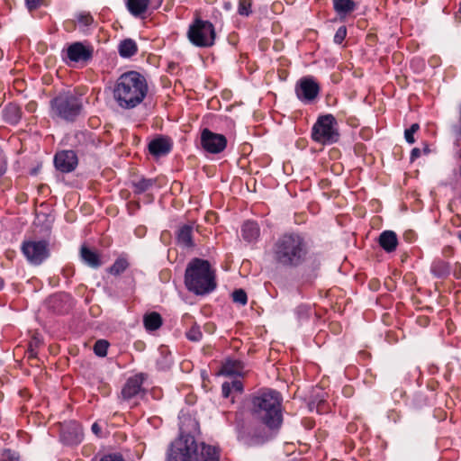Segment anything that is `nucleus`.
I'll return each mask as SVG.
<instances>
[{
	"label": "nucleus",
	"instance_id": "f257e3e1",
	"mask_svg": "<svg viewBox=\"0 0 461 461\" xmlns=\"http://www.w3.org/2000/svg\"><path fill=\"white\" fill-rule=\"evenodd\" d=\"M180 436L169 446L166 461H219L217 447L205 443L198 444L194 436L185 433L180 427Z\"/></svg>",
	"mask_w": 461,
	"mask_h": 461
},
{
	"label": "nucleus",
	"instance_id": "f03ea898",
	"mask_svg": "<svg viewBox=\"0 0 461 461\" xmlns=\"http://www.w3.org/2000/svg\"><path fill=\"white\" fill-rule=\"evenodd\" d=\"M148 93L145 77L136 71H128L116 80L113 97L119 107L129 110L142 103Z\"/></svg>",
	"mask_w": 461,
	"mask_h": 461
},
{
	"label": "nucleus",
	"instance_id": "7ed1b4c3",
	"mask_svg": "<svg viewBox=\"0 0 461 461\" xmlns=\"http://www.w3.org/2000/svg\"><path fill=\"white\" fill-rule=\"evenodd\" d=\"M308 254V243L299 233H285L273 246V258L284 267L301 266L306 261Z\"/></svg>",
	"mask_w": 461,
	"mask_h": 461
},
{
	"label": "nucleus",
	"instance_id": "20e7f679",
	"mask_svg": "<svg viewBox=\"0 0 461 461\" xmlns=\"http://www.w3.org/2000/svg\"><path fill=\"white\" fill-rule=\"evenodd\" d=\"M252 411L256 419L268 428H278L282 423L281 397L274 390H267L252 400Z\"/></svg>",
	"mask_w": 461,
	"mask_h": 461
},
{
	"label": "nucleus",
	"instance_id": "39448f33",
	"mask_svg": "<svg viewBox=\"0 0 461 461\" xmlns=\"http://www.w3.org/2000/svg\"><path fill=\"white\" fill-rule=\"evenodd\" d=\"M185 284L189 291L196 294L212 292L216 284L208 261L199 258L193 259L185 269Z\"/></svg>",
	"mask_w": 461,
	"mask_h": 461
},
{
	"label": "nucleus",
	"instance_id": "423d86ee",
	"mask_svg": "<svg viewBox=\"0 0 461 461\" xmlns=\"http://www.w3.org/2000/svg\"><path fill=\"white\" fill-rule=\"evenodd\" d=\"M81 99L71 92L60 93L51 100L52 113L63 120L72 122L82 111Z\"/></svg>",
	"mask_w": 461,
	"mask_h": 461
},
{
	"label": "nucleus",
	"instance_id": "0eeeda50",
	"mask_svg": "<svg viewBox=\"0 0 461 461\" xmlns=\"http://www.w3.org/2000/svg\"><path fill=\"white\" fill-rule=\"evenodd\" d=\"M336 125L337 121L333 115L320 116L312 127V137L313 140L322 144L336 142L339 140Z\"/></svg>",
	"mask_w": 461,
	"mask_h": 461
},
{
	"label": "nucleus",
	"instance_id": "6e6552de",
	"mask_svg": "<svg viewBox=\"0 0 461 461\" xmlns=\"http://www.w3.org/2000/svg\"><path fill=\"white\" fill-rule=\"evenodd\" d=\"M187 36L189 41L197 47H210L214 42L215 32L210 22L196 19L190 25Z\"/></svg>",
	"mask_w": 461,
	"mask_h": 461
},
{
	"label": "nucleus",
	"instance_id": "1a4fd4ad",
	"mask_svg": "<svg viewBox=\"0 0 461 461\" xmlns=\"http://www.w3.org/2000/svg\"><path fill=\"white\" fill-rule=\"evenodd\" d=\"M22 251L33 265H40L49 256L48 243L44 240L25 241L23 243Z\"/></svg>",
	"mask_w": 461,
	"mask_h": 461
},
{
	"label": "nucleus",
	"instance_id": "9d476101",
	"mask_svg": "<svg viewBox=\"0 0 461 461\" xmlns=\"http://www.w3.org/2000/svg\"><path fill=\"white\" fill-rule=\"evenodd\" d=\"M320 86L312 77H303L295 85V95L303 103H311L320 93Z\"/></svg>",
	"mask_w": 461,
	"mask_h": 461
},
{
	"label": "nucleus",
	"instance_id": "9b49d317",
	"mask_svg": "<svg viewBox=\"0 0 461 461\" xmlns=\"http://www.w3.org/2000/svg\"><path fill=\"white\" fill-rule=\"evenodd\" d=\"M201 145L207 152L217 154L226 148L227 140L222 134L204 129L201 133Z\"/></svg>",
	"mask_w": 461,
	"mask_h": 461
},
{
	"label": "nucleus",
	"instance_id": "f8f14e48",
	"mask_svg": "<svg viewBox=\"0 0 461 461\" xmlns=\"http://www.w3.org/2000/svg\"><path fill=\"white\" fill-rule=\"evenodd\" d=\"M54 164L58 170L69 173L76 168L77 157L73 150H63L55 155Z\"/></svg>",
	"mask_w": 461,
	"mask_h": 461
},
{
	"label": "nucleus",
	"instance_id": "ddd939ff",
	"mask_svg": "<svg viewBox=\"0 0 461 461\" xmlns=\"http://www.w3.org/2000/svg\"><path fill=\"white\" fill-rule=\"evenodd\" d=\"M93 50L82 42H74L67 49V57L74 62H86L92 58Z\"/></svg>",
	"mask_w": 461,
	"mask_h": 461
},
{
	"label": "nucleus",
	"instance_id": "4468645a",
	"mask_svg": "<svg viewBox=\"0 0 461 461\" xmlns=\"http://www.w3.org/2000/svg\"><path fill=\"white\" fill-rule=\"evenodd\" d=\"M143 379L142 374L130 377L122 390L123 399L130 400L136 396L141 391Z\"/></svg>",
	"mask_w": 461,
	"mask_h": 461
},
{
	"label": "nucleus",
	"instance_id": "2eb2a0df",
	"mask_svg": "<svg viewBox=\"0 0 461 461\" xmlns=\"http://www.w3.org/2000/svg\"><path fill=\"white\" fill-rule=\"evenodd\" d=\"M171 149V143L167 138H157L149 144L150 154L155 157H162L167 155Z\"/></svg>",
	"mask_w": 461,
	"mask_h": 461
},
{
	"label": "nucleus",
	"instance_id": "dca6fc26",
	"mask_svg": "<svg viewBox=\"0 0 461 461\" xmlns=\"http://www.w3.org/2000/svg\"><path fill=\"white\" fill-rule=\"evenodd\" d=\"M379 244L387 252L394 251L398 244L395 232L393 230L383 231L379 237Z\"/></svg>",
	"mask_w": 461,
	"mask_h": 461
},
{
	"label": "nucleus",
	"instance_id": "f3484780",
	"mask_svg": "<svg viewBox=\"0 0 461 461\" xmlns=\"http://www.w3.org/2000/svg\"><path fill=\"white\" fill-rule=\"evenodd\" d=\"M259 227L257 222L247 221L241 228L242 238L248 242H253L259 237Z\"/></svg>",
	"mask_w": 461,
	"mask_h": 461
},
{
	"label": "nucleus",
	"instance_id": "a211bd4d",
	"mask_svg": "<svg viewBox=\"0 0 461 461\" xmlns=\"http://www.w3.org/2000/svg\"><path fill=\"white\" fill-rule=\"evenodd\" d=\"M80 258L85 264L92 268H98L102 265L99 255L85 245L80 249Z\"/></svg>",
	"mask_w": 461,
	"mask_h": 461
},
{
	"label": "nucleus",
	"instance_id": "6ab92c4d",
	"mask_svg": "<svg viewBox=\"0 0 461 461\" xmlns=\"http://www.w3.org/2000/svg\"><path fill=\"white\" fill-rule=\"evenodd\" d=\"M62 438L68 444H77L82 438V429L77 423H72L68 430L62 431Z\"/></svg>",
	"mask_w": 461,
	"mask_h": 461
},
{
	"label": "nucleus",
	"instance_id": "aec40b11",
	"mask_svg": "<svg viewBox=\"0 0 461 461\" xmlns=\"http://www.w3.org/2000/svg\"><path fill=\"white\" fill-rule=\"evenodd\" d=\"M243 364L239 360H227L221 366V373L224 375H241Z\"/></svg>",
	"mask_w": 461,
	"mask_h": 461
},
{
	"label": "nucleus",
	"instance_id": "412c9836",
	"mask_svg": "<svg viewBox=\"0 0 461 461\" xmlns=\"http://www.w3.org/2000/svg\"><path fill=\"white\" fill-rule=\"evenodd\" d=\"M4 117L9 123H17L21 119L20 107L14 104H9L4 109Z\"/></svg>",
	"mask_w": 461,
	"mask_h": 461
},
{
	"label": "nucleus",
	"instance_id": "4be33fe9",
	"mask_svg": "<svg viewBox=\"0 0 461 461\" xmlns=\"http://www.w3.org/2000/svg\"><path fill=\"white\" fill-rule=\"evenodd\" d=\"M149 0H128L127 7L134 16H140L146 12Z\"/></svg>",
	"mask_w": 461,
	"mask_h": 461
},
{
	"label": "nucleus",
	"instance_id": "5701e85b",
	"mask_svg": "<svg viewBox=\"0 0 461 461\" xmlns=\"http://www.w3.org/2000/svg\"><path fill=\"white\" fill-rule=\"evenodd\" d=\"M143 322L146 330L153 331L162 325V319L158 312H153L144 315Z\"/></svg>",
	"mask_w": 461,
	"mask_h": 461
},
{
	"label": "nucleus",
	"instance_id": "b1692460",
	"mask_svg": "<svg viewBox=\"0 0 461 461\" xmlns=\"http://www.w3.org/2000/svg\"><path fill=\"white\" fill-rule=\"evenodd\" d=\"M333 5L339 15H346L356 8V3L353 0H333Z\"/></svg>",
	"mask_w": 461,
	"mask_h": 461
},
{
	"label": "nucleus",
	"instance_id": "393cba45",
	"mask_svg": "<svg viewBox=\"0 0 461 461\" xmlns=\"http://www.w3.org/2000/svg\"><path fill=\"white\" fill-rule=\"evenodd\" d=\"M137 52L136 42L131 39H126L119 44V53L122 58H130Z\"/></svg>",
	"mask_w": 461,
	"mask_h": 461
},
{
	"label": "nucleus",
	"instance_id": "a878e982",
	"mask_svg": "<svg viewBox=\"0 0 461 461\" xmlns=\"http://www.w3.org/2000/svg\"><path fill=\"white\" fill-rule=\"evenodd\" d=\"M192 232L193 227L189 225H185L181 227L178 230L177 240L180 244L185 247H192Z\"/></svg>",
	"mask_w": 461,
	"mask_h": 461
},
{
	"label": "nucleus",
	"instance_id": "bb28decb",
	"mask_svg": "<svg viewBox=\"0 0 461 461\" xmlns=\"http://www.w3.org/2000/svg\"><path fill=\"white\" fill-rule=\"evenodd\" d=\"M129 267L127 259L123 257L118 258L115 262L108 268L110 274L119 276Z\"/></svg>",
	"mask_w": 461,
	"mask_h": 461
},
{
	"label": "nucleus",
	"instance_id": "cd10ccee",
	"mask_svg": "<svg viewBox=\"0 0 461 461\" xmlns=\"http://www.w3.org/2000/svg\"><path fill=\"white\" fill-rule=\"evenodd\" d=\"M431 272L438 277H443L449 273V267L446 262L437 260L432 263Z\"/></svg>",
	"mask_w": 461,
	"mask_h": 461
},
{
	"label": "nucleus",
	"instance_id": "c85d7f7f",
	"mask_svg": "<svg viewBox=\"0 0 461 461\" xmlns=\"http://www.w3.org/2000/svg\"><path fill=\"white\" fill-rule=\"evenodd\" d=\"M154 184H155V180H153V179L142 178V179L135 182L133 185L135 187V191L137 193H143V192L149 190Z\"/></svg>",
	"mask_w": 461,
	"mask_h": 461
},
{
	"label": "nucleus",
	"instance_id": "c756f323",
	"mask_svg": "<svg viewBox=\"0 0 461 461\" xmlns=\"http://www.w3.org/2000/svg\"><path fill=\"white\" fill-rule=\"evenodd\" d=\"M203 334L200 327L196 324L193 325L186 332V338L194 342H198L202 339Z\"/></svg>",
	"mask_w": 461,
	"mask_h": 461
},
{
	"label": "nucleus",
	"instance_id": "7c9ffc66",
	"mask_svg": "<svg viewBox=\"0 0 461 461\" xmlns=\"http://www.w3.org/2000/svg\"><path fill=\"white\" fill-rule=\"evenodd\" d=\"M108 342L104 339L97 340L94 346L95 353L99 357H104L107 354Z\"/></svg>",
	"mask_w": 461,
	"mask_h": 461
},
{
	"label": "nucleus",
	"instance_id": "2f4dec72",
	"mask_svg": "<svg viewBox=\"0 0 461 461\" xmlns=\"http://www.w3.org/2000/svg\"><path fill=\"white\" fill-rule=\"evenodd\" d=\"M232 300L234 303L245 305L248 302L247 294L242 289H237L232 293Z\"/></svg>",
	"mask_w": 461,
	"mask_h": 461
},
{
	"label": "nucleus",
	"instance_id": "473e14b6",
	"mask_svg": "<svg viewBox=\"0 0 461 461\" xmlns=\"http://www.w3.org/2000/svg\"><path fill=\"white\" fill-rule=\"evenodd\" d=\"M420 129L418 123H413L409 129L405 130L404 137L408 143L412 144L415 142L413 134Z\"/></svg>",
	"mask_w": 461,
	"mask_h": 461
},
{
	"label": "nucleus",
	"instance_id": "72a5a7b5",
	"mask_svg": "<svg viewBox=\"0 0 461 461\" xmlns=\"http://www.w3.org/2000/svg\"><path fill=\"white\" fill-rule=\"evenodd\" d=\"M251 3L249 0H240L238 12L240 15H249L250 13Z\"/></svg>",
	"mask_w": 461,
	"mask_h": 461
},
{
	"label": "nucleus",
	"instance_id": "f704fd0d",
	"mask_svg": "<svg viewBox=\"0 0 461 461\" xmlns=\"http://www.w3.org/2000/svg\"><path fill=\"white\" fill-rule=\"evenodd\" d=\"M347 34V30L344 26H341L338 29L337 32L334 36V42L337 44H340L345 39Z\"/></svg>",
	"mask_w": 461,
	"mask_h": 461
},
{
	"label": "nucleus",
	"instance_id": "c9c22d12",
	"mask_svg": "<svg viewBox=\"0 0 461 461\" xmlns=\"http://www.w3.org/2000/svg\"><path fill=\"white\" fill-rule=\"evenodd\" d=\"M1 461H19L16 454L7 449L2 453Z\"/></svg>",
	"mask_w": 461,
	"mask_h": 461
},
{
	"label": "nucleus",
	"instance_id": "e433bc0d",
	"mask_svg": "<svg viewBox=\"0 0 461 461\" xmlns=\"http://www.w3.org/2000/svg\"><path fill=\"white\" fill-rule=\"evenodd\" d=\"M100 461H125L119 454H109L104 456Z\"/></svg>",
	"mask_w": 461,
	"mask_h": 461
},
{
	"label": "nucleus",
	"instance_id": "4c0bfd02",
	"mask_svg": "<svg viewBox=\"0 0 461 461\" xmlns=\"http://www.w3.org/2000/svg\"><path fill=\"white\" fill-rule=\"evenodd\" d=\"M232 388H231V385L229 382H225L222 384V386H221V391H222V395L227 398L229 397L230 392H231Z\"/></svg>",
	"mask_w": 461,
	"mask_h": 461
},
{
	"label": "nucleus",
	"instance_id": "58836bf2",
	"mask_svg": "<svg viewBox=\"0 0 461 461\" xmlns=\"http://www.w3.org/2000/svg\"><path fill=\"white\" fill-rule=\"evenodd\" d=\"M231 385L232 390L241 393L243 389L242 383L240 380H234L231 383H230Z\"/></svg>",
	"mask_w": 461,
	"mask_h": 461
},
{
	"label": "nucleus",
	"instance_id": "ea45409f",
	"mask_svg": "<svg viewBox=\"0 0 461 461\" xmlns=\"http://www.w3.org/2000/svg\"><path fill=\"white\" fill-rule=\"evenodd\" d=\"M78 20L84 25H89L93 21L92 17L89 14H81Z\"/></svg>",
	"mask_w": 461,
	"mask_h": 461
},
{
	"label": "nucleus",
	"instance_id": "a19ab883",
	"mask_svg": "<svg viewBox=\"0 0 461 461\" xmlns=\"http://www.w3.org/2000/svg\"><path fill=\"white\" fill-rule=\"evenodd\" d=\"M26 5L30 10L35 9L40 5V0H25Z\"/></svg>",
	"mask_w": 461,
	"mask_h": 461
},
{
	"label": "nucleus",
	"instance_id": "79ce46f5",
	"mask_svg": "<svg viewBox=\"0 0 461 461\" xmlns=\"http://www.w3.org/2000/svg\"><path fill=\"white\" fill-rule=\"evenodd\" d=\"M5 172V160L2 151L0 150V177L4 175Z\"/></svg>",
	"mask_w": 461,
	"mask_h": 461
},
{
	"label": "nucleus",
	"instance_id": "37998d69",
	"mask_svg": "<svg viewBox=\"0 0 461 461\" xmlns=\"http://www.w3.org/2000/svg\"><path fill=\"white\" fill-rule=\"evenodd\" d=\"M420 156V149L418 148L412 149V150L411 152V161H414Z\"/></svg>",
	"mask_w": 461,
	"mask_h": 461
},
{
	"label": "nucleus",
	"instance_id": "c03bdc74",
	"mask_svg": "<svg viewBox=\"0 0 461 461\" xmlns=\"http://www.w3.org/2000/svg\"><path fill=\"white\" fill-rule=\"evenodd\" d=\"M91 429L95 435H99V433L101 432V428L97 423H94Z\"/></svg>",
	"mask_w": 461,
	"mask_h": 461
},
{
	"label": "nucleus",
	"instance_id": "a18cd8bd",
	"mask_svg": "<svg viewBox=\"0 0 461 461\" xmlns=\"http://www.w3.org/2000/svg\"><path fill=\"white\" fill-rule=\"evenodd\" d=\"M298 312H301V313H306L307 311H308V308L306 306H300L298 307Z\"/></svg>",
	"mask_w": 461,
	"mask_h": 461
},
{
	"label": "nucleus",
	"instance_id": "49530a36",
	"mask_svg": "<svg viewBox=\"0 0 461 461\" xmlns=\"http://www.w3.org/2000/svg\"><path fill=\"white\" fill-rule=\"evenodd\" d=\"M423 152H424L425 154H427V153H429V147H428V146H426V147L424 148Z\"/></svg>",
	"mask_w": 461,
	"mask_h": 461
},
{
	"label": "nucleus",
	"instance_id": "de8ad7c7",
	"mask_svg": "<svg viewBox=\"0 0 461 461\" xmlns=\"http://www.w3.org/2000/svg\"><path fill=\"white\" fill-rule=\"evenodd\" d=\"M4 286V280L0 277V290L3 288Z\"/></svg>",
	"mask_w": 461,
	"mask_h": 461
},
{
	"label": "nucleus",
	"instance_id": "09e8293b",
	"mask_svg": "<svg viewBox=\"0 0 461 461\" xmlns=\"http://www.w3.org/2000/svg\"><path fill=\"white\" fill-rule=\"evenodd\" d=\"M324 400L321 398L319 401L318 407L323 403Z\"/></svg>",
	"mask_w": 461,
	"mask_h": 461
},
{
	"label": "nucleus",
	"instance_id": "8fccbe9b",
	"mask_svg": "<svg viewBox=\"0 0 461 461\" xmlns=\"http://www.w3.org/2000/svg\"><path fill=\"white\" fill-rule=\"evenodd\" d=\"M458 12L461 14V2H460V5H459Z\"/></svg>",
	"mask_w": 461,
	"mask_h": 461
},
{
	"label": "nucleus",
	"instance_id": "3c124183",
	"mask_svg": "<svg viewBox=\"0 0 461 461\" xmlns=\"http://www.w3.org/2000/svg\"><path fill=\"white\" fill-rule=\"evenodd\" d=\"M458 237H459V239L461 240V233H459Z\"/></svg>",
	"mask_w": 461,
	"mask_h": 461
}]
</instances>
